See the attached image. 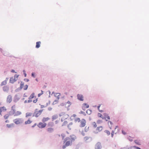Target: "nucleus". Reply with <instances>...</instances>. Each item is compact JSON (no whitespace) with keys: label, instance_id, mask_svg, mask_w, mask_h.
<instances>
[{"label":"nucleus","instance_id":"nucleus-64","mask_svg":"<svg viewBox=\"0 0 149 149\" xmlns=\"http://www.w3.org/2000/svg\"><path fill=\"white\" fill-rule=\"evenodd\" d=\"M1 105V103L0 102V106Z\"/></svg>","mask_w":149,"mask_h":149},{"label":"nucleus","instance_id":"nucleus-18","mask_svg":"<svg viewBox=\"0 0 149 149\" xmlns=\"http://www.w3.org/2000/svg\"><path fill=\"white\" fill-rule=\"evenodd\" d=\"M89 106L88 104L86 103H84L83 104L82 109L83 110H84L85 109L88 108L89 107Z\"/></svg>","mask_w":149,"mask_h":149},{"label":"nucleus","instance_id":"nucleus-15","mask_svg":"<svg viewBox=\"0 0 149 149\" xmlns=\"http://www.w3.org/2000/svg\"><path fill=\"white\" fill-rule=\"evenodd\" d=\"M12 97L10 95H8L7 99V102L9 103H10L12 101Z\"/></svg>","mask_w":149,"mask_h":149},{"label":"nucleus","instance_id":"nucleus-19","mask_svg":"<svg viewBox=\"0 0 149 149\" xmlns=\"http://www.w3.org/2000/svg\"><path fill=\"white\" fill-rule=\"evenodd\" d=\"M22 114V112L20 111H17L13 115L14 116H18Z\"/></svg>","mask_w":149,"mask_h":149},{"label":"nucleus","instance_id":"nucleus-20","mask_svg":"<svg viewBox=\"0 0 149 149\" xmlns=\"http://www.w3.org/2000/svg\"><path fill=\"white\" fill-rule=\"evenodd\" d=\"M104 118L106 121H107L110 119V117L107 114H104Z\"/></svg>","mask_w":149,"mask_h":149},{"label":"nucleus","instance_id":"nucleus-21","mask_svg":"<svg viewBox=\"0 0 149 149\" xmlns=\"http://www.w3.org/2000/svg\"><path fill=\"white\" fill-rule=\"evenodd\" d=\"M50 119V118L49 117H44L42 120V121L43 122H45L47 121Z\"/></svg>","mask_w":149,"mask_h":149},{"label":"nucleus","instance_id":"nucleus-42","mask_svg":"<svg viewBox=\"0 0 149 149\" xmlns=\"http://www.w3.org/2000/svg\"><path fill=\"white\" fill-rule=\"evenodd\" d=\"M28 87V86L27 85H26L24 86L23 89L24 90H26L27 89Z\"/></svg>","mask_w":149,"mask_h":149},{"label":"nucleus","instance_id":"nucleus-50","mask_svg":"<svg viewBox=\"0 0 149 149\" xmlns=\"http://www.w3.org/2000/svg\"><path fill=\"white\" fill-rule=\"evenodd\" d=\"M37 99H36V100H34L33 101V103H36L37 102Z\"/></svg>","mask_w":149,"mask_h":149},{"label":"nucleus","instance_id":"nucleus-33","mask_svg":"<svg viewBox=\"0 0 149 149\" xmlns=\"http://www.w3.org/2000/svg\"><path fill=\"white\" fill-rule=\"evenodd\" d=\"M47 125L49 127H52L53 125V123L52 122H49L48 123Z\"/></svg>","mask_w":149,"mask_h":149},{"label":"nucleus","instance_id":"nucleus-23","mask_svg":"<svg viewBox=\"0 0 149 149\" xmlns=\"http://www.w3.org/2000/svg\"><path fill=\"white\" fill-rule=\"evenodd\" d=\"M32 122V121L29 118L27 121L25 122L24 124L25 125H27L28 124H30Z\"/></svg>","mask_w":149,"mask_h":149},{"label":"nucleus","instance_id":"nucleus-56","mask_svg":"<svg viewBox=\"0 0 149 149\" xmlns=\"http://www.w3.org/2000/svg\"><path fill=\"white\" fill-rule=\"evenodd\" d=\"M5 122L6 123H9V120H6Z\"/></svg>","mask_w":149,"mask_h":149},{"label":"nucleus","instance_id":"nucleus-13","mask_svg":"<svg viewBox=\"0 0 149 149\" xmlns=\"http://www.w3.org/2000/svg\"><path fill=\"white\" fill-rule=\"evenodd\" d=\"M47 131L49 133H52L54 131V129L52 127H49L47 129Z\"/></svg>","mask_w":149,"mask_h":149},{"label":"nucleus","instance_id":"nucleus-4","mask_svg":"<svg viewBox=\"0 0 149 149\" xmlns=\"http://www.w3.org/2000/svg\"><path fill=\"white\" fill-rule=\"evenodd\" d=\"M47 125V124L45 123H39L37 125L38 127L40 128H43L45 127Z\"/></svg>","mask_w":149,"mask_h":149},{"label":"nucleus","instance_id":"nucleus-29","mask_svg":"<svg viewBox=\"0 0 149 149\" xmlns=\"http://www.w3.org/2000/svg\"><path fill=\"white\" fill-rule=\"evenodd\" d=\"M68 127L70 130L72 128V123H69L68 126Z\"/></svg>","mask_w":149,"mask_h":149},{"label":"nucleus","instance_id":"nucleus-55","mask_svg":"<svg viewBox=\"0 0 149 149\" xmlns=\"http://www.w3.org/2000/svg\"><path fill=\"white\" fill-rule=\"evenodd\" d=\"M11 72H15V73H16V72H15V70H12L11 71Z\"/></svg>","mask_w":149,"mask_h":149},{"label":"nucleus","instance_id":"nucleus-11","mask_svg":"<svg viewBox=\"0 0 149 149\" xmlns=\"http://www.w3.org/2000/svg\"><path fill=\"white\" fill-rule=\"evenodd\" d=\"M6 110V108L4 107H0V115H1V113Z\"/></svg>","mask_w":149,"mask_h":149},{"label":"nucleus","instance_id":"nucleus-34","mask_svg":"<svg viewBox=\"0 0 149 149\" xmlns=\"http://www.w3.org/2000/svg\"><path fill=\"white\" fill-rule=\"evenodd\" d=\"M74 121L76 122H79L80 121V119L79 118H77L75 119Z\"/></svg>","mask_w":149,"mask_h":149},{"label":"nucleus","instance_id":"nucleus-9","mask_svg":"<svg viewBox=\"0 0 149 149\" xmlns=\"http://www.w3.org/2000/svg\"><path fill=\"white\" fill-rule=\"evenodd\" d=\"M84 140L86 142H90L91 141L92 139L90 137L86 136L84 137Z\"/></svg>","mask_w":149,"mask_h":149},{"label":"nucleus","instance_id":"nucleus-39","mask_svg":"<svg viewBox=\"0 0 149 149\" xmlns=\"http://www.w3.org/2000/svg\"><path fill=\"white\" fill-rule=\"evenodd\" d=\"M105 132L107 134V135H109L110 134V132L108 130H106L105 131Z\"/></svg>","mask_w":149,"mask_h":149},{"label":"nucleus","instance_id":"nucleus-24","mask_svg":"<svg viewBox=\"0 0 149 149\" xmlns=\"http://www.w3.org/2000/svg\"><path fill=\"white\" fill-rule=\"evenodd\" d=\"M16 81V79H15L13 77H11L10 79V82L13 83Z\"/></svg>","mask_w":149,"mask_h":149},{"label":"nucleus","instance_id":"nucleus-32","mask_svg":"<svg viewBox=\"0 0 149 149\" xmlns=\"http://www.w3.org/2000/svg\"><path fill=\"white\" fill-rule=\"evenodd\" d=\"M35 94L34 93H33L29 96V99H31L34 98V97Z\"/></svg>","mask_w":149,"mask_h":149},{"label":"nucleus","instance_id":"nucleus-48","mask_svg":"<svg viewBox=\"0 0 149 149\" xmlns=\"http://www.w3.org/2000/svg\"><path fill=\"white\" fill-rule=\"evenodd\" d=\"M101 105V104L99 105V106H98L97 108H98V110L100 112H102V111L100 109V107Z\"/></svg>","mask_w":149,"mask_h":149},{"label":"nucleus","instance_id":"nucleus-57","mask_svg":"<svg viewBox=\"0 0 149 149\" xmlns=\"http://www.w3.org/2000/svg\"><path fill=\"white\" fill-rule=\"evenodd\" d=\"M101 122V121H100H100H99H99H97V123H100V122Z\"/></svg>","mask_w":149,"mask_h":149},{"label":"nucleus","instance_id":"nucleus-51","mask_svg":"<svg viewBox=\"0 0 149 149\" xmlns=\"http://www.w3.org/2000/svg\"><path fill=\"white\" fill-rule=\"evenodd\" d=\"M61 136H62L63 139L64 138V137H65V135L64 134H62Z\"/></svg>","mask_w":149,"mask_h":149},{"label":"nucleus","instance_id":"nucleus-17","mask_svg":"<svg viewBox=\"0 0 149 149\" xmlns=\"http://www.w3.org/2000/svg\"><path fill=\"white\" fill-rule=\"evenodd\" d=\"M9 89L8 87L7 86H4L3 88V91L5 92H7Z\"/></svg>","mask_w":149,"mask_h":149},{"label":"nucleus","instance_id":"nucleus-41","mask_svg":"<svg viewBox=\"0 0 149 149\" xmlns=\"http://www.w3.org/2000/svg\"><path fill=\"white\" fill-rule=\"evenodd\" d=\"M92 124L93 127H96L97 126L96 123L95 122H93L92 123Z\"/></svg>","mask_w":149,"mask_h":149},{"label":"nucleus","instance_id":"nucleus-22","mask_svg":"<svg viewBox=\"0 0 149 149\" xmlns=\"http://www.w3.org/2000/svg\"><path fill=\"white\" fill-rule=\"evenodd\" d=\"M33 113H31L27 112L26 113L25 117L26 118H28L29 117L33 116Z\"/></svg>","mask_w":149,"mask_h":149},{"label":"nucleus","instance_id":"nucleus-6","mask_svg":"<svg viewBox=\"0 0 149 149\" xmlns=\"http://www.w3.org/2000/svg\"><path fill=\"white\" fill-rule=\"evenodd\" d=\"M42 111V110H40L38 111H35L34 115H33V116H35L36 117H38L41 114Z\"/></svg>","mask_w":149,"mask_h":149},{"label":"nucleus","instance_id":"nucleus-59","mask_svg":"<svg viewBox=\"0 0 149 149\" xmlns=\"http://www.w3.org/2000/svg\"><path fill=\"white\" fill-rule=\"evenodd\" d=\"M31 102V100H29L28 101V102Z\"/></svg>","mask_w":149,"mask_h":149},{"label":"nucleus","instance_id":"nucleus-53","mask_svg":"<svg viewBox=\"0 0 149 149\" xmlns=\"http://www.w3.org/2000/svg\"><path fill=\"white\" fill-rule=\"evenodd\" d=\"M37 125L36 123H35L33 125H32V127H34L36 126Z\"/></svg>","mask_w":149,"mask_h":149},{"label":"nucleus","instance_id":"nucleus-35","mask_svg":"<svg viewBox=\"0 0 149 149\" xmlns=\"http://www.w3.org/2000/svg\"><path fill=\"white\" fill-rule=\"evenodd\" d=\"M9 117V115L8 114H6L3 117H4V119H8V118Z\"/></svg>","mask_w":149,"mask_h":149},{"label":"nucleus","instance_id":"nucleus-60","mask_svg":"<svg viewBox=\"0 0 149 149\" xmlns=\"http://www.w3.org/2000/svg\"><path fill=\"white\" fill-rule=\"evenodd\" d=\"M88 111H89L91 112V111H90L89 110H87V111H86V112H87V113H88Z\"/></svg>","mask_w":149,"mask_h":149},{"label":"nucleus","instance_id":"nucleus-16","mask_svg":"<svg viewBox=\"0 0 149 149\" xmlns=\"http://www.w3.org/2000/svg\"><path fill=\"white\" fill-rule=\"evenodd\" d=\"M68 118V116L66 115H64L62 116L61 120L62 122L65 120H66Z\"/></svg>","mask_w":149,"mask_h":149},{"label":"nucleus","instance_id":"nucleus-27","mask_svg":"<svg viewBox=\"0 0 149 149\" xmlns=\"http://www.w3.org/2000/svg\"><path fill=\"white\" fill-rule=\"evenodd\" d=\"M58 118V116L57 115H53L52 117V120L53 121L57 119Z\"/></svg>","mask_w":149,"mask_h":149},{"label":"nucleus","instance_id":"nucleus-54","mask_svg":"<svg viewBox=\"0 0 149 149\" xmlns=\"http://www.w3.org/2000/svg\"><path fill=\"white\" fill-rule=\"evenodd\" d=\"M52 108L51 107H49L48 108V109L49 110V111H51L52 110Z\"/></svg>","mask_w":149,"mask_h":149},{"label":"nucleus","instance_id":"nucleus-3","mask_svg":"<svg viewBox=\"0 0 149 149\" xmlns=\"http://www.w3.org/2000/svg\"><path fill=\"white\" fill-rule=\"evenodd\" d=\"M23 122V120L21 118H17L13 120V122L17 125L20 124Z\"/></svg>","mask_w":149,"mask_h":149},{"label":"nucleus","instance_id":"nucleus-36","mask_svg":"<svg viewBox=\"0 0 149 149\" xmlns=\"http://www.w3.org/2000/svg\"><path fill=\"white\" fill-rule=\"evenodd\" d=\"M64 121V122L62 125L63 126L65 125L68 123V121L67 120H65Z\"/></svg>","mask_w":149,"mask_h":149},{"label":"nucleus","instance_id":"nucleus-63","mask_svg":"<svg viewBox=\"0 0 149 149\" xmlns=\"http://www.w3.org/2000/svg\"><path fill=\"white\" fill-rule=\"evenodd\" d=\"M26 74L25 73V76L26 77Z\"/></svg>","mask_w":149,"mask_h":149},{"label":"nucleus","instance_id":"nucleus-7","mask_svg":"<svg viewBox=\"0 0 149 149\" xmlns=\"http://www.w3.org/2000/svg\"><path fill=\"white\" fill-rule=\"evenodd\" d=\"M71 102L69 101H68L67 102L61 104V105L64 106L65 108L68 109V108L71 105Z\"/></svg>","mask_w":149,"mask_h":149},{"label":"nucleus","instance_id":"nucleus-26","mask_svg":"<svg viewBox=\"0 0 149 149\" xmlns=\"http://www.w3.org/2000/svg\"><path fill=\"white\" fill-rule=\"evenodd\" d=\"M8 79L7 78L6 80L2 81L1 83V85L3 86L6 85L7 84V81Z\"/></svg>","mask_w":149,"mask_h":149},{"label":"nucleus","instance_id":"nucleus-31","mask_svg":"<svg viewBox=\"0 0 149 149\" xmlns=\"http://www.w3.org/2000/svg\"><path fill=\"white\" fill-rule=\"evenodd\" d=\"M134 142L136 144L138 145H140L141 143L139 140H135L134 141Z\"/></svg>","mask_w":149,"mask_h":149},{"label":"nucleus","instance_id":"nucleus-37","mask_svg":"<svg viewBox=\"0 0 149 149\" xmlns=\"http://www.w3.org/2000/svg\"><path fill=\"white\" fill-rule=\"evenodd\" d=\"M133 147H131L129 148H128L127 147H125L123 148H121L120 149H132Z\"/></svg>","mask_w":149,"mask_h":149},{"label":"nucleus","instance_id":"nucleus-2","mask_svg":"<svg viewBox=\"0 0 149 149\" xmlns=\"http://www.w3.org/2000/svg\"><path fill=\"white\" fill-rule=\"evenodd\" d=\"M16 107L15 105H14L11 107L10 111L9 112V114L10 115H13L15 113Z\"/></svg>","mask_w":149,"mask_h":149},{"label":"nucleus","instance_id":"nucleus-62","mask_svg":"<svg viewBox=\"0 0 149 149\" xmlns=\"http://www.w3.org/2000/svg\"><path fill=\"white\" fill-rule=\"evenodd\" d=\"M73 116H74V117H75V116H76V115L75 114H74V115H73Z\"/></svg>","mask_w":149,"mask_h":149},{"label":"nucleus","instance_id":"nucleus-8","mask_svg":"<svg viewBox=\"0 0 149 149\" xmlns=\"http://www.w3.org/2000/svg\"><path fill=\"white\" fill-rule=\"evenodd\" d=\"M86 121L84 119H82L81 120H80V124L79 126L81 127H84L86 124Z\"/></svg>","mask_w":149,"mask_h":149},{"label":"nucleus","instance_id":"nucleus-12","mask_svg":"<svg viewBox=\"0 0 149 149\" xmlns=\"http://www.w3.org/2000/svg\"><path fill=\"white\" fill-rule=\"evenodd\" d=\"M103 129V127L102 126H100L97 128L96 129V131L95 132L96 133H98L99 132H101Z\"/></svg>","mask_w":149,"mask_h":149},{"label":"nucleus","instance_id":"nucleus-52","mask_svg":"<svg viewBox=\"0 0 149 149\" xmlns=\"http://www.w3.org/2000/svg\"><path fill=\"white\" fill-rule=\"evenodd\" d=\"M31 75H32V76L33 77H34V78L35 77V74H34V73H32Z\"/></svg>","mask_w":149,"mask_h":149},{"label":"nucleus","instance_id":"nucleus-43","mask_svg":"<svg viewBox=\"0 0 149 149\" xmlns=\"http://www.w3.org/2000/svg\"><path fill=\"white\" fill-rule=\"evenodd\" d=\"M18 76H19V75L17 74H15L14 76V78L15 79H16V80H17V78L18 77Z\"/></svg>","mask_w":149,"mask_h":149},{"label":"nucleus","instance_id":"nucleus-61","mask_svg":"<svg viewBox=\"0 0 149 149\" xmlns=\"http://www.w3.org/2000/svg\"><path fill=\"white\" fill-rule=\"evenodd\" d=\"M109 122H110V124H112V123L111 121H109Z\"/></svg>","mask_w":149,"mask_h":149},{"label":"nucleus","instance_id":"nucleus-30","mask_svg":"<svg viewBox=\"0 0 149 149\" xmlns=\"http://www.w3.org/2000/svg\"><path fill=\"white\" fill-rule=\"evenodd\" d=\"M14 126L13 123H11L10 124H7L6 125V126L8 128H10L13 127Z\"/></svg>","mask_w":149,"mask_h":149},{"label":"nucleus","instance_id":"nucleus-38","mask_svg":"<svg viewBox=\"0 0 149 149\" xmlns=\"http://www.w3.org/2000/svg\"><path fill=\"white\" fill-rule=\"evenodd\" d=\"M24 85V83L22 82H21L20 84V87L21 89H22L23 88Z\"/></svg>","mask_w":149,"mask_h":149},{"label":"nucleus","instance_id":"nucleus-10","mask_svg":"<svg viewBox=\"0 0 149 149\" xmlns=\"http://www.w3.org/2000/svg\"><path fill=\"white\" fill-rule=\"evenodd\" d=\"M101 144L99 142H97L95 146V149H101Z\"/></svg>","mask_w":149,"mask_h":149},{"label":"nucleus","instance_id":"nucleus-14","mask_svg":"<svg viewBox=\"0 0 149 149\" xmlns=\"http://www.w3.org/2000/svg\"><path fill=\"white\" fill-rule=\"evenodd\" d=\"M78 99L81 101H83L84 100L83 97V95L81 94H78L77 95Z\"/></svg>","mask_w":149,"mask_h":149},{"label":"nucleus","instance_id":"nucleus-46","mask_svg":"<svg viewBox=\"0 0 149 149\" xmlns=\"http://www.w3.org/2000/svg\"><path fill=\"white\" fill-rule=\"evenodd\" d=\"M122 132L123 134L124 135H125L126 134V131L124 130H122Z\"/></svg>","mask_w":149,"mask_h":149},{"label":"nucleus","instance_id":"nucleus-25","mask_svg":"<svg viewBox=\"0 0 149 149\" xmlns=\"http://www.w3.org/2000/svg\"><path fill=\"white\" fill-rule=\"evenodd\" d=\"M41 44V42L40 41L37 42L36 43V47L37 48H38L40 47Z\"/></svg>","mask_w":149,"mask_h":149},{"label":"nucleus","instance_id":"nucleus-45","mask_svg":"<svg viewBox=\"0 0 149 149\" xmlns=\"http://www.w3.org/2000/svg\"><path fill=\"white\" fill-rule=\"evenodd\" d=\"M58 100H55L53 102V104H57L58 102Z\"/></svg>","mask_w":149,"mask_h":149},{"label":"nucleus","instance_id":"nucleus-44","mask_svg":"<svg viewBox=\"0 0 149 149\" xmlns=\"http://www.w3.org/2000/svg\"><path fill=\"white\" fill-rule=\"evenodd\" d=\"M98 117H101V118H103V116L102 115V114L100 113H98Z\"/></svg>","mask_w":149,"mask_h":149},{"label":"nucleus","instance_id":"nucleus-58","mask_svg":"<svg viewBox=\"0 0 149 149\" xmlns=\"http://www.w3.org/2000/svg\"><path fill=\"white\" fill-rule=\"evenodd\" d=\"M82 134L83 135V136H84L85 135V134L84 133H83V132H82Z\"/></svg>","mask_w":149,"mask_h":149},{"label":"nucleus","instance_id":"nucleus-47","mask_svg":"<svg viewBox=\"0 0 149 149\" xmlns=\"http://www.w3.org/2000/svg\"><path fill=\"white\" fill-rule=\"evenodd\" d=\"M80 113L82 114L84 116H86V115L85 113L84 112L81 111L80 112Z\"/></svg>","mask_w":149,"mask_h":149},{"label":"nucleus","instance_id":"nucleus-49","mask_svg":"<svg viewBox=\"0 0 149 149\" xmlns=\"http://www.w3.org/2000/svg\"><path fill=\"white\" fill-rule=\"evenodd\" d=\"M132 147H133V148H136V149H141L139 147H136V146H132Z\"/></svg>","mask_w":149,"mask_h":149},{"label":"nucleus","instance_id":"nucleus-40","mask_svg":"<svg viewBox=\"0 0 149 149\" xmlns=\"http://www.w3.org/2000/svg\"><path fill=\"white\" fill-rule=\"evenodd\" d=\"M43 93V91H41V93H39L38 94V97H40L41 95Z\"/></svg>","mask_w":149,"mask_h":149},{"label":"nucleus","instance_id":"nucleus-1","mask_svg":"<svg viewBox=\"0 0 149 149\" xmlns=\"http://www.w3.org/2000/svg\"><path fill=\"white\" fill-rule=\"evenodd\" d=\"M76 138V136L74 135L70 136L69 137L66 138L64 141V143H65V145L63 146V148L65 149L66 147L71 145L72 142L74 141Z\"/></svg>","mask_w":149,"mask_h":149},{"label":"nucleus","instance_id":"nucleus-28","mask_svg":"<svg viewBox=\"0 0 149 149\" xmlns=\"http://www.w3.org/2000/svg\"><path fill=\"white\" fill-rule=\"evenodd\" d=\"M54 95L55 97H57L58 100L59 98V97L61 96V94L60 93H56Z\"/></svg>","mask_w":149,"mask_h":149},{"label":"nucleus","instance_id":"nucleus-5","mask_svg":"<svg viewBox=\"0 0 149 149\" xmlns=\"http://www.w3.org/2000/svg\"><path fill=\"white\" fill-rule=\"evenodd\" d=\"M118 128V126H116L114 130L113 131L112 133L111 134V137H113L114 134H116L119 132V130Z\"/></svg>","mask_w":149,"mask_h":149}]
</instances>
